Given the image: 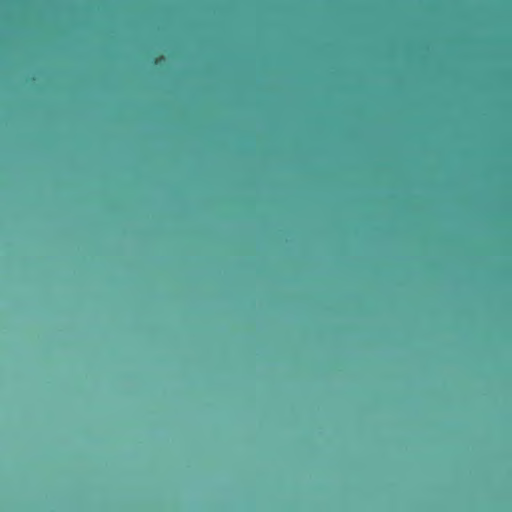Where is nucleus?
<instances>
[{
    "mask_svg": "<svg viewBox=\"0 0 512 512\" xmlns=\"http://www.w3.org/2000/svg\"><path fill=\"white\" fill-rule=\"evenodd\" d=\"M164 60H165V59H164V57H163V56H159V57L155 58V60H154V64H155V65L161 64Z\"/></svg>",
    "mask_w": 512,
    "mask_h": 512,
    "instance_id": "obj_1",
    "label": "nucleus"
},
{
    "mask_svg": "<svg viewBox=\"0 0 512 512\" xmlns=\"http://www.w3.org/2000/svg\"><path fill=\"white\" fill-rule=\"evenodd\" d=\"M412 323H413V324H416L417 322H416V321H413Z\"/></svg>",
    "mask_w": 512,
    "mask_h": 512,
    "instance_id": "obj_2",
    "label": "nucleus"
}]
</instances>
